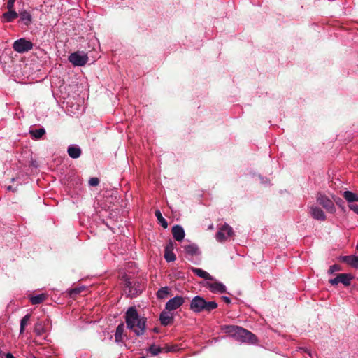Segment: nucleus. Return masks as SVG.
Masks as SVG:
<instances>
[{"label":"nucleus","mask_w":358,"mask_h":358,"mask_svg":"<svg viewBox=\"0 0 358 358\" xmlns=\"http://www.w3.org/2000/svg\"><path fill=\"white\" fill-rule=\"evenodd\" d=\"M222 299L226 303L229 304L231 303V299L228 296H222Z\"/></svg>","instance_id":"58836bf2"},{"label":"nucleus","mask_w":358,"mask_h":358,"mask_svg":"<svg viewBox=\"0 0 358 358\" xmlns=\"http://www.w3.org/2000/svg\"><path fill=\"white\" fill-rule=\"evenodd\" d=\"M348 207L351 210H352L354 213L358 215V205L349 204Z\"/></svg>","instance_id":"72a5a7b5"},{"label":"nucleus","mask_w":358,"mask_h":358,"mask_svg":"<svg viewBox=\"0 0 358 358\" xmlns=\"http://www.w3.org/2000/svg\"><path fill=\"white\" fill-rule=\"evenodd\" d=\"M318 204L321 205L329 213H334L336 212V207L334 202L326 195L318 193L316 197Z\"/></svg>","instance_id":"423d86ee"},{"label":"nucleus","mask_w":358,"mask_h":358,"mask_svg":"<svg viewBox=\"0 0 358 358\" xmlns=\"http://www.w3.org/2000/svg\"><path fill=\"white\" fill-rule=\"evenodd\" d=\"M160 322L161 324L164 326H167L168 324H171L173 320V317L171 314H170L169 312L163 311L160 314Z\"/></svg>","instance_id":"2eb2a0df"},{"label":"nucleus","mask_w":358,"mask_h":358,"mask_svg":"<svg viewBox=\"0 0 358 358\" xmlns=\"http://www.w3.org/2000/svg\"><path fill=\"white\" fill-rule=\"evenodd\" d=\"M338 279H339V277L338 275L335 278L330 279L329 280V282L332 285H337L339 283Z\"/></svg>","instance_id":"f704fd0d"},{"label":"nucleus","mask_w":358,"mask_h":358,"mask_svg":"<svg viewBox=\"0 0 358 358\" xmlns=\"http://www.w3.org/2000/svg\"><path fill=\"white\" fill-rule=\"evenodd\" d=\"M182 248L187 254L190 255H194L199 253V248L196 244L194 243L184 245Z\"/></svg>","instance_id":"a211bd4d"},{"label":"nucleus","mask_w":358,"mask_h":358,"mask_svg":"<svg viewBox=\"0 0 358 358\" xmlns=\"http://www.w3.org/2000/svg\"><path fill=\"white\" fill-rule=\"evenodd\" d=\"M124 331V324L123 323H120L118 324L115 330V340L116 343H119L122 341Z\"/></svg>","instance_id":"dca6fc26"},{"label":"nucleus","mask_w":358,"mask_h":358,"mask_svg":"<svg viewBox=\"0 0 358 358\" xmlns=\"http://www.w3.org/2000/svg\"><path fill=\"white\" fill-rule=\"evenodd\" d=\"M310 213L315 220L320 221H324L326 220L324 212L317 206H312L310 207Z\"/></svg>","instance_id":"9d476101"},{"label":"nucleus","mask_w":358,"mask_h":358,"mask_svg":"<svg viewBox=\"0 0 358 358\" xmlns=\"http://www.w3.org/2000/svg\"><path fill=\"white\" fill-rule=\"evenodd\" d=\"M127 328L137 336L145 334L147 318L141 315L135 307H129L124 316Z\"/></svg>","instance_id":"f257e3e1"},{"label":"nucleus","mask_w":358,"mask_h":358,"mask_svg":"<svg viewBox=\"0 0 358 358\" xmlns=\"http://www.w3.org/2000/svg\"><path fill=\"white\" fill-rule=\"evenodd\" d=\"M126 287L129 289L128 295L131 297H134L136 296L140 292V288L136 287V285H132V282L130 281H127L125 283Z\"/></svg>","instance_id":"f3484780"},{"label":"nucleus","mask_w":358,"mask_h":358,"mask_svg":"<svg viewBox=\"0 0 358 358\" xmlns=\"http://www.w3.org/2000/svg\"><path fill=\"white\" fill-rule=\"evenodd\" d=\"M47 295L45 294H40L36 296H30L29 301L33 305H37L44 301Z\"/></svg>","instance_id":"4be33fe9"},{"label":"nucleus","mask_w":358,"mask_h":358,"mask_svg":"<svg viewBox=\"0 0 358 358\" xmlns=\"http://www.w3.org/2000/svg\"><path fill=\"white\" fill-rule=\"evenodd\" d=\"M30 318H31V315L27 314L20 320V334H22L24 332L25 327L27 325L28 322H29Z\"/></svg>","instance_id":"b1692460"},{"label":"nucleus","mask_w":358,"mask_h":358,"mask_svg":"<svg viewBox=\"0 0 358 358\" xmlns=\"http://www.w3.org/2000/svg\"><path fill=\"white\" fill-rule=\"evenodd\" d=\"M341 270V267L338 264H334L329 267V269L328 271V273L329 274H333L336 271H339Z\"/></svg>","instance_id":"2f4dec72"},{"label":"nucleus","mask_w":358,"mask_h":358,"mask_svg":"<svg viewBox=\"0 0 358 358\" xmlns=\"http://www.w3.org/2000/svg\"><path fill=\"white\" fill-rule=\"evenodd\" d=\"M140 358H145V357H141Z\"/></svg>","instance_id":"49530a36"},{"label":"nucleus","mask_w":358,"mask_h":358,"mask_svg":"<svg viewBox=\"0 0 358 358\" xmlns=\"http://www.w3.org/2000/svg\"><path fill=\"white\" fill-rule=\"evenodd\" d=\"M45 133V130L44 128H40L38 129H35L30 131V134L31 136L36 139L41 138Z\"/></svg>","instance_id":"393cba45"},{"label":"nucleus","mask_w":358,"mask_h":358,"mask_svg":"<svg viewBox=\"0 0 358 358\" xmlns=\"http://www.w3.org/2000/svg\"><path fill=\"white\" fill-rule=\"evenodd\" d=\"M164 258L168 262H171L176 260V255L171 250H165Z\"/></svg>","instance_id":"7c9ffc66"},{"label":"nucleus","mask_w":358,"mask_h":358,"mask_svg":"<svg viewBox=\"0 0 358 358\" xmlns=\"http://www.w3.org/2000/svg\"><path fill=\"white\" fill-rule=\"evenodd\" d=\"M260 179H261L262 183H263V184L267 183V179L266 178H264L261 177Z\"/></svg>","instance_id":"ea45409f"},{"label":"nucleus","mask_w":358,"mask_h":358,"mask_svg":"<svg viewBox=\"0 0 358 358\" xmlns=\"http://www.w3.org/2000/svg\"><path fill=\"white\" fill-rule=\"evenodd\" d=\"M155 216H156L157 220L159 221V222L160 223V224L162 225V227L164 229H166L168 227V223H167L166 220L163 217L159 210H157L155 211Z\"/></svg>","instance_id":"a878e982"},{"label":"nucleus","mask_w":358,"mask_h":358,"mask_svg":"<svg viewBox=\"0 0 358 358\" xmlns=\"http://www.w3.org/2000/svg\"><path fill=\"white\" fill-rule=\"evenodd\" d=\"M172 234L173 238L178 241H182L185 235L184 229L180 225H175L173 227Z\"/></svg>","instance_id":"f8f14e48"},{"label":"nucleus","mask_w":358,"mask_h":358,"mask_svg":"<svg viewBox=\"0 0 358 358\" xmlns=\"http://www.w3.org/2000/svg\"><path fill=\"white\" fill-rule=\"evenodd\" d=\"M173 243L172 241H170L166 246L165 250H171L172 251L173 250Z\"/></svg>","instance_id":"4c0bfd02"},{"label":"nucleus","mask_w":358,"mask_h":358,"mask_svg":"<svg viewBox=\"0 0 358 358\" xmlns=\"http://www.w3.org/2000/svg\"><path fill=\"white\" fill-rule=\"evenodd\" d=\"M343 196L348 203L358 202V194L352 192L345 191L343 193Z\"/></svg>","instance_id":"aec40b11"},{"label":"nucleus","mask_w":358,"mask_h":358,"mask_svg":"<svg viewBox=\"0 0 358 358\" xmlns=\"http://www.w3.org/2000/svg\"><path fill=\"white\" fill-rule=\"evenodd\" d=\"M18 15L20 17V20L25 25H29L31 22L32 17L29 12L26 10L21 11Z\"/></svg>","instance_id":"6ab92c4d"},{"label":"nucleus","mask_w":358,"mask_h":358,"mask_svg":"<svg viewBox=\"0 0 358 358\" xmlns=\"http://www.w3.org/2000/svg\"><path fill=\"white\" fill-rule=\"evenodd\" d=\"M357 250H358V245L356 246Z\"/></svg>","instance_id":"a18cd8bd"},{"label":"nucleus","mask_w":358,"mask_h":358,"mask_svg":"<svg viewBox=\"0 0 358 358\" xmlns=\"http://www.w3.org/2000/svg\"><path fill=\"white\" fill-rule=\"evenodd\" d=\"M185 302V299L181 296H176L169 299L166 303V309L169 311L175 310L180 307Z\"/></svg>","instance_id":"6e6552de"},{"label":"nucleus","mask_w":358,"mask_h":358,"mask_svg":"<svg viewBox=\"0 0 358 358\" xmlns=\"http://www.w3.org/2000/svg\"><path fill=\"white\" fill-rule=\"evenodd\" d=\"M6 358H15V357L13 356V355H12V354H10V353H8V354L6 355Z\"/></svg>","instance_id":"79ce46f5"},{"label":"nucleus","mask_w":358,"mask_h":358,"mask_svg":"<svg viewBox=\"0 0 358 358\" xmlns=\"http://www.w3.org/2000/svg\"><path fill=\"white\" fill-rule=\"evenodd\" d=\"M99 180L97 178L94 177V178H91L89 180V185L90 186L96 187L99 185Z\"/></svg>","instance_id":"473e14b6"},{"label":"nucleus","mask_w":358,"mask_h":358,"mask_svg":"<svg viewBox=\"0 0 358 358\" xmlns=\"http://www.w3.org/2000/svg\"><path fill=\"white\" fill-rule=\"evenodd\" d=\"M208 229H213V224H210V225L208 227Z\"/></svg>","instance_id":"c03bdc74"},{"label":"nucleus","mask_w":358,"mask_h":358,"mask_svg":"<svg viewBox=\"0 0 358 358\" xmlns=\"http://www.w3.org/2000/svg\"><path fill=\"white\" fill-rule=\"evenodd\" d=\"M217 308L215 301H206L200 296H195L190 302V309L196 313L203 311L210 313Z\"/></svg>","instance_id":"7ed1b4c3"},{"label":"nucleus","mask_w":358,"mask_h":358,"mask_svg":"<svg viewBox=\"0 0 358 358\" xmlns=\"http://www.w3.org/2000/svg\"><path fill=\"white\" fill-rule=\"evenodd\" d=\"M304 351L308 354V355L310 357H312V355H311V352L310 350H304Z\"/></svg>","instance_id":"a19ab883"},{"label":"nucleus","mask_w":358,"mask_h":358,"mask_svg":"<svg viewBox=\"0 0 358 358\" xmlns=\"http://www.w3.org/2000/svg\"><path fill=\"white\" fill-rule=\"evenodd\" d=\"M148 351L153 356L159 355L162 352V348L155 344L151 345Z\"/></svg>","instance_id":"c756f323"},{"label":"nucleus","mask_w":358,"mask_h":358,"mask_svg":"<svg viewBox=\"0 0 358 358\" xmlns=\"http://www.w3.org/2000/svg\"><path fill=\"white\" fill-rule=\"evenodd\" d=\"M206 286L213 293L222 294L227 291L225 285L220 282H207Z\"/></svg>","instance_id":"1a4fd4ad"},{"label":"nucleus","mask_w":358,"mask_h":358,"mask_svg":"<svg viewBox=\"0 0 358 358\" xmlns=\"http://www.w3.org/2000/svg\"><path fill=\"white\" fill-rule=\"evenodd\" d=\"M334 201L335 203L341 208H342L343 209V200L341 199V198H338V197H336L334 199Z\"/></svg>","instance_id":"c9c22d12"},{"label":"nucleus","mask_w":358,"mask_h":358,"mask_svg":"<svg viewBox=\"0 0 358 358\" xmlns=\"http://www.w3.org/2000/svg\"><path fill=\"white\" fill-rule=\"evenodd\" d=\"M69 61L76 66H83L88 61L87 54L83 52L77 51L69 56Z\"/></svg>","instance_id":"39448f33"},{"label":"nucleus","mask_w":358,"mask_h":358,"mask_svg":"<svg viewBox=\"0 0 358 358\" xmlns=\"http://www.w3.org/2000/svg\"><path fill=\"white\" fill-rule=\"evenodd\" d=\"M338 277L339 282L343 284L345 286L350 285L351 280L352 279V276L348 273L338 274Z\"/></svg>","instance_id":"5701e85b"},{"label":"nucleus","mask_w":358,"mask_h":358,"mask_svg":"<svg viewBox=\"0 0 358 358\" xmlns=\"http://www.w3.org/2000/svg\"><path fill=\"white\" fill-rule=\"evenodd\" d=\"M7 190H8V191H14V189L12 188L11 186H8L7 187Z\"/></svg>","instance_id":"37998d69"},{"label":"nucleus","mask_w":358,"mask_h":358,"mask_svg":"<svg viewBox=\"0 0 358 358\" xmlns=\"http://www.w3.org/2000/svg\"><path fill=\"white\" fill-rule=\"evenodd\" d=\"M169 294V288L168 287H164L160 288L157 293V296L158 299H164L166 298Z\"/></svg>","instance_id":"cd10ccee"},{"label":"nucleus","mask_w":358,"mask_h":358,"mask_svg":"<svg viewBox=\"0 0 358 358\" xmlns=\"http://www.w3.org/2000/svg\"><path fill=\"white\" fill-rule=\"evenodd\" d=\"M13 48L18 53H24L33 48V43L24 38H21L13 43Z\"/></svg>","instance_id":"20e7f679"},{"label":"nucleus","mask_w":358,"mask_h":358,"mask_svg":"<svg viewBox=\"0 0 358 358\" xmlns=\"http://www.w3.org/2000/svg\"><path fill=\"white\" fill-rule=\"evenodd\" d=\"M233 235L234 231L232 228L229 224H224L219 228L215 235V238L219 242H223Z\"/></svg>","instance_id":"0eeeda50"},{"label":"nucleus","mask_w":358,"mask_h":358,"mask_svg":"<svg viewBox=\"0 0 358 358\" xmlns=\"http://www.w3.org/2000/svg\"><path fill=\"white\" fill-rule=\"evenodd\" d=\"M191 271L197 276L205 280H213V278L206 271L201 268L192 267Z\"/></svg>","instance_id":"4468645a"},{"label":"nucleus","mask_w":358,"mask_h":358,"mask_svg":"<svg viewBox=\"0 0 358 358\" xmlns=\"http://www.w3.org/2000/svg\"><path fill=\"white\" fill-rule=\"evenodd\" d=\"M18 14L13 9L9 10L8 12H6L3 14L2 17L4 21L7 22H12L14 19L17 17Z\"/></svg>","instance_id":"412c9836"},{"label":"nucleus","mask_w":358,"mask_h":358,"mask_svg":"<svg viewBox=\"0 0 358 358\" xmlns=\"http://www.w3.org/2000/svg\"><path fill=\"white\" fill-rule=\"evenodd\" d=\"M67 153L70 157L77 159L80 157L82 150L78 145L71 144L67 148Z\"/></svg>","instance_id":"9b49d317"},{"label":"nucleus","mask_w":358,"mask_h":358,"mask_svg":"<svg viewBox=\"0 0 358 358\" xmlns=\"http://www.w3.org/2000/svg\"><path fill=\"white\" fill-rule=\"evenodd\" d=\"M222 329L238 342L255 344L257 341V338L254 334L241 327L227 325L224 326Z\"/></svg>","instance_id":"f03ea898"},{"label":"nucleus","mask_w":358,"mask_h":358,"mask_svg":"<svg viewBox=\"0 0 358 358\" xmlns=\"http://www.w3.org/2000/svg\"><path fill=\"white\" fill-rule=\"evenodd\" d=\"M34 330L37 336H41L45 333V328L42 322H37L34 326Z\"/></svg>","instance_id":"c85d7f7f"},{"label":"nucleus","mask_w":358,"mask_h":358,"mask_svg":"<svg viewBox=\"0 0 358 358\" xmlns=\"http://www.w3.org/2000/svg\"><path fill=\"white\" fill-rule=\"evenodd\" d=\"M15 0H8L7 3V8L8 10L13 9Z\"/></svg>","instance_id":"e433bc0d"},{"label":"nucleus","mask_w":358,"mask_h":358,"mask_svg":"<svg viewBox=\"0 0 358 358\" xmlns=\"http://www.w3.org/2000/svg\"><path fill=\"white\" fill-rule=\"evenodd\" d=\"M341 260L355 268H358V257L356 255L342 256Z\"/></svg>","instance_id":"ddd939ff"},{"label":"nucleus","mask_w":358,"mask_h":358,"mask_svg":"<svg viewBox=\"0 0 358 358\" xmlns=\"http://www.w3.org/2000/svg\"><path fill=\"white\" fill-rule=\"evenodd\" d=\"M85 289V287L80 286V287H75V288H73V289H70L68 292V293H69V295L70 296V297L73 298L76 295H78L80 293H81Z\"/></svg>","instance_id":"bb28decb"}]
</instances>
